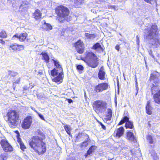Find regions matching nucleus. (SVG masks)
Segmentation results:
<instances>
[{
    "mask_svg": "<svg viewBox=\"0 0 160 160\" xmlns=\"http://www.w3.org/2000/svg\"><path fill=\"white\" fill-rule=\"evenodd\" d=\"M144 37L150 44L157 48L160 45L159 29L155 23H152L146 27L144 30Z\"/></svg>",
    "mask_w": 160,
    "mask_h": 160,
    "instance_id": "f257e3e1",
    "label": "nucleus"
},
{
    "mask_svg": "<svg viewBox=\"0 0 160 160\" xmlns=\"http://www.w3.org/2000/svg\"><path fill=\"white\" fill-rule=\"evenodd\" d=\"M36 134L40 136H34L29 141L30 147L39 155L43 154L46 151L45 143L42 141L44 137L43 133L40 130H38Z\"/></svg>",
    "mask_w": 160,
    "mask_h": 160,
    "instance_id": "f03ea898",
    "label": "nucleus"
},
{
    "mask_svg": "<svg viewBox=\"0 0 160 160\" xmlns=\"http://www.w3.org/2000/svg\"><path fill=\"white\" fill-rule=\"evenodd\" d=\"M56 13L59 17L58 21L61 22L64 20L68 21L67 17L69 13V10L68 8L62 5L57 7L55 9Z\"/></svg>",
    "mask_w": 160,
    "mask_h": 160,
    "instance_id": "7ed1b4c3",
    "label": "nucleus"
},
{
    "mask_svg": "<svg viewBox=\"0 0 160 160\" xmlns=\"http://www.w3.org/2000/svg\"><path fill=\"white\" fill-rule=\"evenodd\" d=\"M9 124L12 128H14L17 125V122L19 117V114L16 111L10 110L7 113Z\"/></svg>",
    "mask_w": 160,
    "mask_h": 160,
    "instance_id": "20e7f679",
    "label": "nucleus"
},
{
    "mask_svg": "<svg viewBox=\"0 0 160 160\" xmlns=\"http://www.w3.org/2000/svg\"><path fill=\"white\" fill-rule=\"evenodd\" d=\"M93 107L97 113H102L107 108V103L103 101L98 100L93 102Z\"/></svg>",
    "mask_w": 160,
    "mask_h": 160,
    "instance_id": "39448f33",
    "label": "nucleus"
},
{
    "mask_svg": "<svg viewBox=\"0 0 160 160\" xmlns=\"http://www.w3.org/2000/svg\"><path fill=\"white\" fill-rule=\"evenodd\" d=\"M51 73L52 76H57L53 79V80L55 82H58L62 80L63 72L62 69H61L60 72H58V70L54 68L51 71Z\"/></svg>",
    "mask_w": 160,
    "mask_h": 160,
    "instance_id": "423d86ee",
    "label": "nucleus"
},
{
    "mask_svg": "<svg viewBox=\"0 0 160 160\" xmlns=\"http://www.w3.org/2000/svg\"><path fill=\"white\" fill-rule=\"evenodd\" d=\"M109 86V85L107 83L103 82L99 83L95 86L93 89L94 91L96 92H101L108 89Z\"/></svg>",
    "mask_w": 160,
    "mask_h": 160,
    "instance_id": "0eeeda50",
    "label": "nucleus"
},
{
    "mask_svg": "<svg viewBox=\"0 0 160 160\" xmlns=\"http://www.w3.org/2000/svg\"><path fill=\"white\" fill-rule=\"evenodd\" d=\"M1 145L3 150L6 152L12 151L13 148L6 139H2L0 142Z\"/></svg>",
    "mask_w": 160,
    "mask_h": 160,
    "instance_id": "6e6552de",
    "label": "nucleus"
},
{
    "mask_svg": "<svg viewBox=\"0 0 160 160\" xmlns=\"http://www.w3.org/2000/svg\"><path fill=\"white\" fill-rule=\"evenodd\" d=\"M125 122V127L126 128L132 129L134 127L132 122L129 121V118L127 116H124L119 122L118 125H121Z\"/></svg>",
    "mask_w": 160,
    "mask_h": 160,
    "instance_id": "1a4fd4ad",
    "label": "nucleus"
},
{
    "mask_svg": "<svg viewBox=\"0 0 160 160\" xmlns=\"http://www.w3.org/2000/svg\"><path fill=\"white\" fill-rule=\"evenodd\" d=\"M32 122V118L30 116H27L23 120L22 124V128L25 129L29 128Z\"/></svg>",
    "mask_w": 160,
    "mask_h": 160,
    "instance_id": "9d476101",
    "label": "nucleus"
},
{
    "mask_svg": "<svg viewBox=\"0 0 160 160\" xmlns=\"http://www.w3.org/2000/svg\"><path fill=\"white\" fill-rule=\"evenodd\" d=\"M74 46L75 47L77 52L79 54H82L84 51V45L81 40H78L74 43Z\"/></svg>",
    "mask_w": 160,
    "mask_h": 160,
    "instance_id": "9b49d317",
    "label": "nucleus"
},
{
    "mask_svg": "<svg viewBox=\"0 0 160 160\" xmlns=\"http://www.w3.org/2000/svg\"><path fill=\"white\" fill-rule=\"evenodd\" d=\"M29 4V2L27 1H22L19 8V12L22 13L25 12L27 10Z\"/></svg>",
    "mask_w": 160,
    "mask_h": 160,
    "instance_id": "f8f14e48",
    "label": "nucleus"
},
{
    "mask_svg": "<svg viewBox=\"0 0 160 160\" xmlns=\"http://www.w3.org/2000/svg\"><path fill=\"white\" fill-rule=\"evenodd\" d=\"M107 112L104 118V121L107 124H109L112 122L111 120L112 114V110L111 109L108 108L107 109Z\"/></svg>",
    "mask_w": 160,
    "mask_h": 160,
    "instance_id": "ddd939ff",
    "label": "nucleus"
},
{
    "mask_svg": "<svg viewBox=\"0 0 160 160\" xmlns=\"http://www.w3.org/2000/svg\"><path fill=\"white\" fill-rule=\"evenodd\" d=\"M27 36V34L26 32L21 33L20 35L17 34L13 36L12 39L13 40H14L15 38H16L17 39H19L21 42H24L26 39Z\"/></svg>",
    "mask_w": 160,
    "mask_h": 160,
    "instance_id": "4468645a",
    "label": "nucleus"
},
{
    "mask_svg": "<svg viewBox=\"0 0 160 160\" xmlns=\"http://www.w3.org/2000/svg\"><path fill=\"white\" fill-rule=\"evenodd\" d=\"M124 131V128L122 127H121L115 131L114 135L116 137L119 138L123 135Z\"/></svg>",
    "mask_w": 160,
    "mask_h": 160,
    "instance_id": "2eb2a0df",
    "label": "nucleus"
},
{
    "mask_svg": "<svg viewBox=\"0 0 160 160\" xmlns=\"http://www.w3.org/2000/svg\"><path fill=\"white\" fill-rule=\"evenodd\" d=\"M97 58L87 62L88 65L91 68H95L98 65V62L97 60Z\"/></svg>",
    "mask_w": 160,
    "mask_h": 160,
    "instance_id": "dca6fc26",
    "label": "nucleus"
},
{
    "mask_svg": "<svg viewBox=\"0 0 160 160\" xmlns=\"http://www.w3.org/2000/svg\"><path fill=\"white\" fill-rule=\"evenodd\" d=\"M76 141H78V140L80 138H82L83 140L85 139L86 140L87 139L88 141L89 136L87 134L84 132H79L76 136Z\"/></svg>",
    "mask_w": 160,
    "mask_h": 160,
    "instance_id": "f3484780",
    "label": "nucleus"
},
{
    "mask_svg": "<svg viewBox=\"0 0 160 160\" xmlns=\"http://www.w3.org/2000/svg\"><path fill=\"white\" fill-rule=\"evenodd\" d=\"M42 13L38 9L35 10L32 14V17L37 20H39L41 18Z\"/></svg>",
    "mask_w": 160,
    "mask_h": 160,
    "instance_id": "a211bd4d",
    "label": "nucleus"
},
{
    "mask_svg": "<svg viewBox=\"0 0 160 160\" xmlns=\"http://www.w3.org/2000/svg\"><path fill=\"white\" fill-rule=\"evenodd\" d=\"M153 98L154 101L156 103L160 104V90L154 94Z\"/></svg>",
    "mask_w": 160,
    "mask_h": 160,
    "instance_id": "6ab92c4d",
    "label": "nucleus"
},
{
    "mask_svg": "<svg viewBox=\"0 0 160 160\" xmlns=\"http://www.w3.org/2000/svg\"><path fill=\"white\" fill-rule=\"evenodd\" d=\"M97 58L95 55L92 52H88L87 53L86 56L85 58L86 60L87 61V62L89 60H92Z\"/></svg>",
    "mask_w": 160,
    "mask_h": 160,
    "instance_id": "aec40b11",
    "label": "nucleus"
},
{
    "mask_svg": "<svg viewBox=\"0 0 160 160\" xmlns=\"http://www.w3.org/2000/svg\"><path fill=\"white\" fill-rule=\"evenodd\" d=\"M105 74L104 68L103 67H102L100 68L98 74L99 78L101 80H104Z\"/></svg>",
    "mask_w": 160,
    "mask_h": 160,
    "instance_id": "412c9836",
    "label": "nucleus"
},
{
    "mask_svg": "<svg viewBox=\"0 0 160 160\" xmlns=\"http://www.w3.org/2000/svg\"><path fill=\"white\" fill-rule=\"evenodd\" d=\"M127 137L128 139L130 141L134 142H136V139L132 132L130 131L128 132L127 133Z\"/></svg>",
    "mask_w": 160,
    "mask_h": 160,
    "instance_id": "4be33fe9",
    "label": "nucleus"
},
{
    "mask_svg": "<svg viewBox=\"0 0 160 160\" xmlns=\"http://www.w3.org/2000/svg\"><path fill=\"white\" fill-rule=\"evenodd\" d=\"M156 73H158V72L153 73H152L151 74L150 78V81L153 80L154 81V83H158L159 80L158 79V78L157 77V76L156 74Z\"/></svg>",
    "mask_w": 160,
    "mask_h": 160,
    "instance_id": "5701e85b",
    "label": "nucleus"
},
{
    "mask_svg": "<svg viewBox=\"0 0 160 160\" xmlns=\"http://www.w3.org/2000/svg\"><path fill=\"white\" fill-rule=\"evenodd\" d=\"M150 101L147 102V104L146 107V113L147 114L151 115L152 113V108L150 106Z\"/></svg>",
    "mask_w": 160,
    "mask_h": 160,
    "instance_id": "b1692460",
    "label": "nucleus"
},
{
    "mask_svg": "<svg viewBox=\"0 0 160 160\" xmlns=\"http://www.w3.org/2000/svg\"><path fill=\"white\" fill-rule=\"evenodd\" d=\"M42 28L44 30L48 31L52 29V26L50 24L47 23L45 22H44L43 24Z\"/></svg>",
    "mask_w": 160,
    "mask_h": 160,
    "instance_id": "393cba45",
    "label": "nucleus"
},
{
    "mask_svg": "<svg viewBox=\"0 0 160 160\" xmlns=\"http://www.w3.org/2000/svg\"><path fill=\"white\" fill-rule=\"evenodd\" d=\"M41 55L42 56V59L44 60V61L46 63H48L49 62V58L47 53L42 52Z\"/></svg>",
    "mask_w": 160,
    "mask_h": 160,
    "instance_id": "a878e982",
    "label": "nucleus"
},
{
    "mask_svg": "<svg viewBox=\"0 0 160 160\" xmlns=\"http://www.w3.org/2000/svg\"><path fill=\"white\" fill-rule=\"evenodd\" d=\"M17 141L20 146V148L21 149L24 151L26 148V147L24 145L23 142L21 141V139L19 137L18 135L17 136Z\"/></svg>",
    "mask_w": 160,
    "mask_h": 160,
    "instance_id": "bb28decb",
    "label": "nucleus"
},
{
    "mask_svg": "<svg viewBox=\"0 0 160 160\" xmlns=\"http://www.w3.org/2000/svg\"><path fill=\"white\" fill-rule=\"evenodd\" d=\"M92 48L95 50L98 49V50L100 52H103V49L99 43L97 42L93 46Z\"/></svg>",
    "mask_w": 160,
    "mask_h": 160,
    "instance_id": "cd10ccee",
    "label": "nucleus"
},
{
    "mask_svg": "<svg viewBox=\"0 0 160 160\" xmlns=\"http://www.w3.org/2000/svg\"><path fill=\"white\" fill-rule=\"evenodd\" d=\"M158 83H155L152 84L153 86L151 88V91L152 94H154L156 92L158 91L159 88L158 86Z\"/></svg>",
    "mask_w": 160,
    "mask_h": 160,
    "instance_id": "c85d7f7f",
    "label": "nucleus"
},
{
    "mask_svg": "<svg viewBox=\"0 0 160 160\" xmlns=\"http://www.w3.org/2000/svg\"><path fill=\"white\" fill-rule=\"evenodd\" d=\"M54 65L56 67V68L58 69V72H60L61 69H62V67L60 65V63L58 60L57 61H54Z\"/></svg>",
    "mask_w": 160,
    "mask_h": 160,
    "instance_id": "c756f323",
    "label": "nucleus"
},
{
    "mask_svg": "<svg viewBox=\"0 0 160 160\" xmlns=\"http://www.w3.org/2000/svg\"><path fill=\"white\" fill-rule=\"evenodd\" d=\"M18 44L16 43L14 44H12V45H10L9 47V49L10 50L12 49L13 51L18 50Z\"/></svg>",
    "mask_w": 160,
    "mask_h": 160,
    "instance_id": "7c9ffc66",
    "label": "nucleus"
},
{
    "mask_svg": "<svg viewBox=\"0 0 160 160\" xmlns=\"http://www.w3.org/2000/svg\"><path fill=\"white\" fill-rule=\"evenodd\" d=\"M84 1V0H75V5L77 7H79V5L83 3Z\"/></svg>",
    "mask_w": 160,
    "mask_h": 160,
    "instance_id": "2f4dec72",
    "label": "nucleus"
},
{
    "mask_svg": "<svg viewBox=\"0 0 160 160\" xmlns=\"http://www.w3.org/2000/svg\"><path fill=\"white\" fill-rule=\"evenodd\" d=\"M8 74L10 76L14 77L18 74V73L13 71H9L8 72Z\"/></svg>",
    "mask_w": 160,
    "mask_h": 160,
    "instance_id": "473e14b6",
    "label": "nucleus"
},
{
    "mask_svg": "<svg viewBox=\"0 0 160 160\" xmlns=\"http://www.w3.org/2000/svg\"><path fill=\"white\" fill-rule=\"evenodd\" d=\"M64 128L67 132V133L69 135V136H71V132L70 131V128L68 127L67 125H65L64 126Z\"/></svg>",
    "mask_w": 160,
    "mask_h": 160,
    "instance_id": "72a5a7b5",
    "label": "nucleus"
},
{
    "mask_svg": "<svg viewBox=\"0 0 160 160\" xmlns=\"http://www.w3.org/2000/svg\"><path fill=\"white\" fill-rule=\"evenodd\" d=\"M147 139L150 143H153V139L151 135H148L147 136Z\"/></svg>",
    "mask_w": 160,
    "mask_h": 160,
    "instance_id": "f704fd0d",
    "label": "nucleus"
},
{
    "mask_svg": "<svg viewBox=\"0 0 160 160\" xmlns=\"http://www.w3.org/2000/svg\"><path fill=\"white\" fill-rule=\"evenodd\" d=\"M7 37V34L4 31H2L0 32V37L2 38H5Z\"/></svg>",
    "mask_w": 160,
    "mask_h": 160,
    "instance_id": "c9c22d12",
    "label": "nucleus"
},
{
    "mask_svg": "<svg viewBox=\"0 0 160 160\" xmlns=\"http://www.w3.org/2000/svg\"><path fill=\"white\" fill-rule=\"evenodd\" d=\"M90 139H89V138H88V140L87 139H86V141L83 142L82 144V147H86L88 145V142H90Z\"/></svg>",
    "mask_w": 160,
    "mask_h": 160,
    "instance_id": "e433bc0d",
    "label": "nucleus"
},
{
    "mask_svg": "<svg viewBox=\"0 0 160 160\" xmlns=\"http://www.w3.org/2000/svg\"><path fill=\"white\" fill-rule=\"evenodd\" d=\"M107 7L109 9L111 8L112 9H113L115 10H118V8H116L115 6L111 5V4H107Z\"/></svg>",
    "mask_w": 160,
    "mask_h": 160,
    "instance_id": "4c0bfd02",
    "label": "nucleus"
},
{
    "mask_svg": "<svg viewBox=\"0 0 160 160\" xmlns=\"http://www.w3.org/2000/svg\"><path fill=\"white\" fill-rule=\"evenodd\" d=\"M91 148H89V149L87 151V153L85 154L84 156L85 158L87 157L92 153V151L91 150Z\"/></svg>",
    "mask_w": 160,
    "mask_h": 160,
    "instance_id": "58836bf2",
    "label": "nucleus"
},
{
    "mask_svg": "<svg viewBox=\"0 0 160 160\" xmlns=\"http://www.w3.org/2000/svg\"><path fill=\"white\" fill-rule=\"evenodd\" d=\"M151 156L153 157V158L154 160H158V158L157 154L154 152H152L151 153Z\"/></svg>",
    "mask_w": 160,
    "mask_h": 160,
    "instance_id": "ea45409f",
    "label": "nucleus"
},
{
    "mask_svg": "<svg viewBox=\"0 0 160 160\" xmlns=\"http://www.w3.org/2000/svg\"><path fill=\"white\" fill-rule=\"evenodd\" d=\"M7 154L5 152H3L2 153L1 155V158H2V159L3 160L5 159V158H6L7 157Z\"/></svg>",
    "mask_w": 160,
    "mask_h": 160,
    "instance_id": "a19ab883",
    "label": "nucleus"
},
{
    "mask_svg": "<svg viewBox=\"0 0 160 160\" xmlns=\"http://www.w3.org/2000/svg\"><path fill=\"white\" fill-rule=\"evenodd\" d=\"M76 68L79 71H82L83 69V67L81 65H78L76 66Z\"/></svg>",
    "mask_w": 160,
    "mask_h": 160,
    "instance_id": "79ce46f5",
    "label": "nucleus"
},
{
    "mask_svg": "<svg viewBox=\"0 0 160 160\" xmlns=\"http://www.w3.org/2000/svg\"><path fill=\"white\" fill-rule=\"evenodd\" d=\"M18 51L22 50L24 49V47L23 45L18 44Z\"/></svg>",
    "mask_w": 160,
    "mask_h": 160,
    "instance_id": "37998d69",
    "label": "nucleus"
},
{
    "mask_svg": "<svg viewBox=\"0 0 160 160\" xmlns=\"http://www.w3.org/2000/svg\"><path fill=\"white\" fill-rule=\"evenodd\" d=\"M145 2L148 3H150L152 4V2H156L157 0H144Z\"/></svg>",
    "mask_w": 160,
    "mask_h": 160,
    "instance_id": "c03bdc74",
    "label": "nucleus"
},
{
    "mask_svg": "<svg viewBox=\"0 0 160 160\" xmlns=\"http://www.w3.org/2000/svg\"><path fill=\"white\" fill-rule=\"evenodd\" d=\"M96 37V34H90L89 39H93Z\"/></svg>",
    "mask_w": 160,
    "mask_h": 160,
    "instance_id": "a18cd8bd",
    "label": "nucleus"
},
{
    "mask_svg": "<svg viewBox=\"0 0 160 160\" xmlns=\"http://www.w3.org/2000/svg\"><path fill=\"white\" fill-rule=\"evenodd\" d=\"M149 54L153 58H155V56L153 54L152 51L150 50L148 51Z\"/></svg>",
    "mask_w": 160,
    "mask_h": 160,
    "instance_id": "49530a36",
    "label": "nucleus"
},
{
    "mask_svg": "<svg viewBox=\"0 0 160 160\" xmlns=\"http://www.w3.org/2000/svg\"><path fill=\"white\" fill-rule=\"evenodd\" d=\"M37 114H38V116H39V117L41 119H42L44 121H45L44 118L42 114H40L38 112V113H37Z\"/></svg>",
    "mask_w": 160,
    "mask_h": 160,
    "instance_id": "de8ad7c7",
    "label": "nucleus"
},
{
    "mask_svg": "<svg viewBox=\"0 0 160 160\" xmlns=\"http://www.w3.org/2000/svg\"><path fill=\"white\" fill-rule=\"evenodd\" d=\"M90 148H92L91 150L92 151V152H93L94 150L97 147L95 146H92Z\"/></svg>",
    "mask_w": 160,
    "mask_h": 160,
    "instance_id": "09e8293b",
    "label": "nucleus"
},
{
    "mask_svg": "<svg viewBox=\"0 0 160 160\" xmlns=\"http://www.w3.org/2000/svg\"><path fill=\"white\" fill-rule=\"evenodd\" d=\"M20 78H18V79L14 82V83L16 84H19L20 82Z\"/></svg>",
    "mask_w": 160,
    "mask_h": 160,
    "instance_id": "8fccbe9b",
    "label": "nucleus"
},
{
    "mask_svg": "<svg viewBox=\"0 0 160 160\" xmlns=\"http://www.w3.org/2000/svg\"><path fill=\"white\" fill-rule=\"evenodd\" d=\"M90 34L88 33H86L85 34V36L87 38V39H89V37Z\"/></svg>",
    "mask_w": 160,
    "mask_h": 160,
    "instance_id": "3c124183",
    "label": "nucleus"
},
{
    "mask_svg": "<svg viewBox=\"0 0 160 160\" xmlns=\"http://www.w3.org/2000/svg\"><path fill=\"white\" fill-rule=\"evenodd\" d=\"M100 124L102 128L104 130L106 129V127L105 126H104L102 122H100Z\"/></svg>",
    "mask_w": 160,
    "mask_h": 160,
    "instance_id": "603ef678",
    "label": "nucleus"
},
{
    "mask_svg": "<svg viewBox=\"0 0 160 160\" xmlns=\"http://www.w3.org/2000/svg\"><path fill=\"white\" fill-rule=\"evenodd\" d=\"M30 108H31V109H32V110H33V111H34L35 112H36L37 113H38V112L37 111H36V109H35V108H33V107H32V106H31V107H30Z\"/></svg>",
    "mask_w": 160,
    "mask_h": 160,
    "instance_id": "864d4df0",
    "label": "nucleus"
},
{
    "mask_svg": "<svg viewBox=\"0 0 160 160\" xmlns=\"http://www.w3.org/2000/svg\"><path fill=\"white\" fill-rule=\"evenodd\" d=\"M119 48H120L119 46L118 45H117L115 47L116 49L118 51H119Z\"/></svg>",
    "mask_w": 160,
    "mask_h": 160,
    "instance_id": "5fc2aeb1",
    "label": "nucleus"
},
{
    "mask_svg": "<svg viewBox=\"0 0 160 160\" xmlns=\"http://www.w3.org/2000/svg\"><path fill=\"white\" fill-rule=\"evenodd\" d=\"M0 43L1 44H3L5 43V42L2 39H0Z\"/></svg>",
    "mask_w": 160,
    "mask_h": 160,
    "instance_id": "6e6d98bb",
    "label": "nucleus"
},
{
    "mask_svg": "<svg viewBox=\"0 0 160 160\" xmlns=\"http://www.w3.org/2000/svg\"><path fill=\"white\" fill-rule=\"evenodd\" d=\"M68 102L69 103H71L72 102H73L72 100L71 99H68Z\"/></svg>",
    "mask_w": 160,
    "mask_h": 160,
    "instance_id": "4d7b16f0",
    "label": "nucleus"
},
{
    "mask_svg": "<svg viewBox=\"0 0 160 160\" xmlns=\"http://www.w3.org/2000/svg\"><path fill=\"white\" fill-rule=\"evenodd\" d=\"M136 95H137L138 93V87L136 88Z\"/></svg>",
    "mask_w": 160,
    "mask_h": 160,
    "instance_id": "13d9d810",
    "label": "nucleus"
},
{
    "mask_svg": "<svg viewBox=\"0 0 160 160\" xmlns=\"http://www.w3.org/2000/svg\"><path fill=\"white\" fill-rule=\"evenodd\" d=\"M137 44H139V40H138V36H137Z\"/></svg>",
    "mask_w": 160,
    "mask_h": 160,
    "instance_id": "bf43d9fd",
    "label": "nucleus"
},
{
    "mask_svg": "<svg viewBox=\"0 0 160 160\" xmlns=\"http://www.w3.org/2000/svg\"><path fill=\"white\" fill-rule=\"evenodd\" d=\"M12 87L13 88V89L14 90H15V86L14 84H13Z\"/></svg>",
    "mask_w": 160,
    "mask_h": 160,
    "instance_id": "052dcab7",
    "label": "nucleus"
},
{
    "mask_svg": "<svg viewBox=\"0 0 160 160\" xmlns=\"http://www.w3.org/2000/svg\"><path fill=\"white\" fill-rule=\"evenodd\" d=\"M52 60L53 61V63H54V61H57V60H55L54 58H53L52 59Z\"/></svg>",
    "mask_w": 160,
    "mask_h": 160,
    "instance_id": "680f3d73",
    "label": "nucleus"
},
{
    "mask_svg": "<svg viewBox=\"0 0 160 160\" xmlns=\"http://www.w3.org/2000/svg\"><path fill=\"white\" fill-rule=\"evenodd\" d=\"M135 86H136V87H138V83H137V81L136 82V83L135 84Z\"/></svg>",
    "mask_w": 160,
    "mask_h": 160,
    "instance_id": "e2e57ef3",
    "label": "nucleus"
},
{
    "mask_svg": "<svg viewBox=\"0 0 160 160\" xmlns=\"http://www.w3.org/2000/svg\"><path fill=\"white\" fill-rule=\"evenodd\" d=\"M76 59H78V60H79L80 59L79 58H78V57L76 58Z\"/></svg>",
    "mask_w": 160,
    "mask_h": 160,
    "instance_id": "0e129e2a",
    "label": "nucleus"
},
{
    "mask_svg": "<svg viewBox=\"0 0 160 160\" xmlns=\"http://www.w3.org/2000/svg\"><path fill=\"white\" fill-rule=\"evenodd\" d=\"M39 74H41V72H39Z\"/></svg>",
    "mask_w": 160,
    "mask_h": 160,
    "instance_id": "69168bd1",
    "label": "nucleus"
},
{
    "mask_svg": "<svg viewBox=\"0 0 160 160\" xmlns=\"http://www.w3.org/2000/svg\"><path fill=\"white\" fill-rule=\"evenodd\" d=\"M119 40L121 41V39H120Z\"/></svg>",
    "mask_w": 160,
    "mask_h": 160,
    "instance_id": "338daca9",
    "label": "nucleus"
}]
</instances>
